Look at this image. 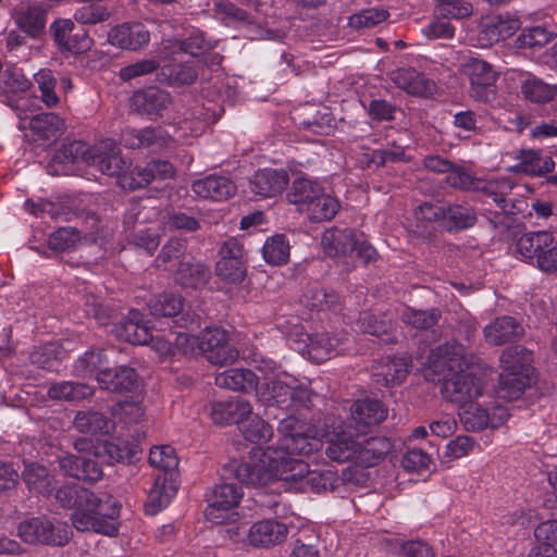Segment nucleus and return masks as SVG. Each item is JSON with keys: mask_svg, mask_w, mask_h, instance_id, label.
<instances>
[{"mask_svg": "<svg viewBox=\"0 0 557 557\" xmlns=\"http://www.w3.org/2000/svg\"><path fill=\"white\" fill-rule=\"evenodd\" d=\"M171 103L170 95L159 88L150 87L136 91L132 97L134 110L148 115H158Z\"/></svg>", "mask_w": 557, "mask_h": 557, "instance_id": "72a5a7b5", "label": "nucleus"}, {"mask_svg": "<svg viewBox=\"0 0 557 557\" xmlns=\"http://www.w3.org/2000/svg\"><path fill=\"white\" fill-rule=\"evenodd\" d=\"M35 82L38 84L41 92V100L47 107H54L59 102V98L54 92L55 79L49 70H40L34 75Z\"/></svg>", "mask_w": 557, "mask_h": 557, "instance_id": "13d9d810", "label": "nucleus"}, {"mask_svg": "<svg viewBox=\"0 0 557 557\" xmlns=\"http://www.w3.org/2000/svg\"><path fill=\"white\" fill-rule=\"evenodd\" d=\"M431 457L420 448L409 449L401 459V465L407 471H421L430 467Z\"/></svg>", "mask_w": 557, "mask_h": 557, "instance_id": "338daca9", "label": "nucleus"}, {"mask_svg": "<svg viewBox=\"0 0 557 557\" xmlns=\"http://www.w3.org/2000/svg\"><path fill=\"white\" fill-rule=\"evenodd\" d=\"M48 174L52 176L69 175L70 173V145L62 146L53 153L47 166Z\"/></svg>", "mask_w": 557, "mask_h": 557, "instance_id": "680f3d73", "label": "nucleus"}, {"mask_svg": "<svg viewBox=\"0 0 557 557\" xmlns=\"http://www.w3.org/2000/svg\"><path fill=\"white\" fill-rule=\"evenodd\" d=\"M323 437L326 440V456L337 462L354 461L356 459L357 441L344 429L341 419H332L325 424Z\"/></svg>", "mask_w": 557, "mask_h": 557, "instance_id": "2eb2a0df", "label": "nucleus"}, {"mask_svg": "<svg viewBox=\"0 0 557 557\" xmlns=\"http://www.w3.org/2000/svg\"><path fill=\"white\" fill-rule=\"evenodd\" d=\"M289 250V242L284 235L277 234L265 240L262 255L267 263L282 265L288 261Z\"/></svg>", "mask_w": 557, "mask_h": 557, "instance_id": "de8ad7c7", "label": "nucleus"}, {"mask_svg": "<svg viewBox=\"0 0 557 557\" xmlns=\"http://www.w3.org/2000/svg\"><path fill=\"white\" fill-rule=\"evenodd\" d=\"M201 355L215 366L234 362L238 351L230 344L226 331L220 327H206L199 333Z\"/></svg>", "mask_w": 557, "mask_h": 557, "instance_id": "ddd939ff", "label": "nucleus"}, {"mask_svg": "<svg viewBox=\"0 0 557 557\" xmlns=\"http://www.w3.org/2000/svg\"><path fill=\"white\" fill-rule=\"evenodd\" d=\"M473 357L466 352L465 347L455 342H447L432 349L428 358L432 380L443 381V397L458 406L476 400L482 396L485 380L483 374L472 364Z\"/></svg>", "mask_w": 557, "mask_h": 557, "instance_id": "f257e3e1", "label": "nucleus"}, {"mask_svg": "<svg viewBox=\"0 0 557 557\" xmlns=\"http://www.w3.org/2000/svg\"><path fill=\"white\" fill-rule=\"evenodd\" d=\"M356 232L351 228L326 230L321 239V245L329 256H346L354 250Z\"/></svg>", "mask_w": 557, "mask_h": 557, "instance_id": "4c0bfd02", "label": "nucleus"}, {"mask_svg": "<svg viewBox=\"0 0 557 557\" xmlns=\"http://www.w3.org/2000/svg\"><path fill=\"white\" fill-rule=\"evenodd\" d=\"M149 310L153 317L171 318L183 309L182 299L175 295L164 294L149 302Z\"/></svg>", "mask_w": 557, "mask_h": 557, "instance_id": "864d4df0", "label": "nucleus"}, {"mask_svg": "<svg viewBox=\"0 0 557 557\" xmlns=\"http://www.w3.org/2000/svg\"><path fill=\"white\" fill-rule=\"evenodd\" d=\"M278 433L280 440L276 447H253L248 460L237 467L251 466L252 471H249L251 474L262 469L273 468L272 466L282 468L283 459L297 460L293 457L294 455L307 456L319 450L322 447L321 438L324 430L289 416L280 421Z\"/></svg>", "mask_w": 557, "mask_h": 557, "instance_id": "f03ea898", "label": "nucleus"}, {"mask_svg": "<svg viewBox=\"0 0 557 557\" xmlns=\"http://www.w3.org/2000/svg\"><path fill=\"white\" fill-rule=\"evenodd\" d=\"M240 430L247 441L259 444L257 447H262L261 444L267 443L273 435L272 426L252 414L244 421Z\"/></svg>", "mask_w": 557, "mask_h": 557, "instance_id": "09e8293b", "label": "nucleus"}, {"mask_svg": "<svg viewBox=\"0 0 557 557\" xmlns=\"http://www.w3.org/2000/svg\"><path fill=\"white\" fill-rule=\"evenodd\" d=\"M323 190L324 188L317 180L299 175L293 181L287 197L290 203L298 205L299 210L304 212Z\"/></svg>", "mask_w": 557, "mask_h": 557, "instance_id": "f704fd0d", "label": "nucleus"}, {"mask_svg": "<svg viewBox=\"0 0 557 557\" xmlns=\"http://www.w3.org/2000/svg\"><path fill=\"white\" fill-rule=\"evenodd\" d=\"M76 450L72 455V476L77 480L95 482L102 476V463L131 461L135 450L124 443L79 438L74 443Z\"/></svg>", "mask_w": 557, "mask_h": 557, "instance_id": "20e7f679", "label": "nucleus"}, {"mask_svg": "<svg viewBox=\"0 0 557 557\" xmlns=\"http://www.w3.org/2000/svg\"><path fill=\"white\" fill-rule=\"evenodd\" d=\"M251 413L252 406L250 403L238 397L214 401L210 405V417L213 423L219 425L236 423L242 426Z\"/></svg>", "mask_w": 557, "mask_h": 557, "instance_id": "aec40b11", "label": "nucleus"}, {"mask_svg": "<svg viewBox=\"0 0 557 557\" xmlns=\"http://www.w3.org/2000/svg\"><path fill=\"white\" fill-rule=\"evenodd\" d=\"M18 536L29 544H52L63 546L67 543L65 531L55 530L53 524L42 518H32L18 525Z\"/></svg>", "mask_w": 557, "mask_h": 557, "instance_id": "f3484780", "label": "nucleus"}, {"mask_svg": "<svg viewBox=\"0 0 557 557\" xmlns=\"http://www.w3.org/2000/svg\"><path fill=\"white\" fill-rule=\"evenodd\" d=\"M28 86V81L15 67H7L0 71V89L3 92H16L25 90Z\"/></svg>", "mask_w": 557, "mask_h": 557, "instance_id": "052dcab7", "label": "nucleus"}, {"mask_svg": "<svg viewBox=\"0 0 557 557\" xmlns=\"http://www.w3.org/2000/svg\"><path fill=\"white\" fill-rule=\"evenodd\" d=\"M392 81L398 88L408 94L422 97L431 95L435 87L431 79L412 67L399 69L393 72Z\"/></svg>", "mask_w": 557, "mask_h": 557, "instance_id": "7c9ffc66", "label": "nucleus"}, {"mask_svg": "<svg viewBox=\"0 0 557 557\" xmlns=\"http://www.w3.org/2000/svg\"><path fill=\"white\" fill-rule=\"evenodd\" d=\"M24 210L36 216H50L52 220L66 218L70 213V197L67 195H52L50 198H28L23 206Z\"/></svg>", "mask_w": 557, "mask_h": 557, "instance_id": "5701e85b", "label": "nucleus"}, {"mask_svg": "<svg viewBox=\"0 0 557 557\" xmlns=\"http://www.w3.org/2000/svg\"><path fill=\"white\" fill-rule=\"evenodd\" d=\"M49 32L59 51L67 54L70 52V20H55L50 25Z\"/></svg>", "mask_w": 557, "mask_h": 557, "instance_id": "0e129e2a", "label": "nucleus"}, {"mask_svg": "<svg viewBox=\"0 0 557 557\" xmlns=\"http://www.w3.org/2000/svg\"><path fill=\"white\" fill-rule=\"evenodd\" d=\"M517 163L509 168L510 171L532 176L550 173L555 162L552 157L537 150H521L516 157Z\"/></svg>", "mask_w": 557, "mask_h": 557, "instance_id": "c85d7f7f", "label": "nucleus"}, {"mask_svg": "<svg viewBox=\"0 0 557 557\" xmlns=\"http://www.w3.org/2000/svg\"><path fill=\"white\" fill-rule=\"evenodd\" d=\"M506 408L496 406L491 413L475 400L459 405L460 422L467 431L476 432L485 428L497 429L508 420Z\"/></svg>", "mask_w": 557, "mask_h": 557, "instance_id": "4468645a", "label": "nucleus"}, {"mask_svg": "<svg viewBox=\"0 0 557 557\" xmlns=\"http://www.w3.org/2000/svg\"><path fill=\"white\" fill-rule=\"evenodd\" d=\"M108 40L112 46L135 51L149 44L150 33L140 23H124L109 32Z\"/></svg>", "mask_w": 557, "mask_h": 557, "instance_id": "412c9836", "label": "nucleus"}, {"mask_svg": "<svg viewBox=\"0 0 557 557\" xmlns=\"http://www.w3.org/2000/svg\"><path fill=\"white\" fill-rule=\"evenodd\" d=\"M171 139V135L161 127L126 128L121 136V141L129 149L149 148L158 150L168 146Z\"/></svg>", "mask_w": 557, "mask_h": 557, "instance_id": "4be33fe9", "label": "nucleus"}, {"mask_svg": "<svg viewBox=\"0 0 557 557\" xmlns=\"http://www.w3.org/2000/svg\"><path fill=\"white\" fill-rule=\"evenodd\" d=\"M244 496L243 490L235 483H220L206 493L208 506L205 511L206 519L212 523H224L228 512L235 509ZM234 513H230L233 516Z\"/></svg>", "mask_w": 557, "mask_h": 557, "instance_id": "9b49d317", "label": "nucleus"}, {"mask_svg": "<svg viewBox=\"0 0 557 557\" xmlns=\"http://www.w3.org/2000/svg\"><path fill=\"white\" fill-rule=\"evenodd\" d=\"M191 190L199 198L224 201L236 194L237 187L228 176L211 174L194 181Z\"/></svg>", "mask_w": 557, "mask_h": 557, "instance_id": "a211bd4d", "label": "nucleus"}, {"mask_svg": "<svg viewBox=\"0 0 557 557\" xmlns=\"http://www.w3.org/2000/svg\"><path fill=\"white\" fill-rule=\"evenodd\" d=\"M510 78L519 81L524 98L533 103H547L557 96V86L550 85L530 72L510 70Z\"/></svg>", "mask_w": 557, "mask_h": 557, "instance_id": "6ab92c4d", "label": "nucleus"}, {"mask_svg": "<svg viewBox=\"0 0 557 557\" xmlns=\"http://www.w3.org/2000/svg\"><path fill=\"white\" fill-rule=\"evenodd\" d=\"M97 382L101 388L120 394L133 392L138 387L136 371L126 366L117 367L114 370L100 371Z\"/></svg>", "mask_w": 557, "mask_h": 557, "instance_id": "cd10ccee", "label": "nucleus"}, {"mask_svg": "<svg viewBox=\"0 0 557 557\" xmlns=\"http://www.w3.org/2000/svg\"><path fill=\"white\" fill-rule=\"evenodd\" d=\"M513 182L508 177H500L497 180L488 181L481 187L488 196L492 197L493 201L505 209L506 195L513 188Z\"/></svg>", "mask_w": 557, "mask_h": 557, "instance_id": "bf43d9fd", "label": "nucleus"}, {"mask_svg": "<svg viewBox=\"0 0 557 557\" xmlns=\"http://www.w3.org/2000/svg\"><path fill=\"white\" fill-rule=\"evenodd\" d=\"M87 166H96L101 173L120 180L126 161L113 139H103L92 147L83 141H72V175L86 176Z\"/></svg>", "mask_w": 557, "mask_h": 557, "instance_id": "423d86ee", "label": "nucleus"}, {"mask_svg": "<svg viewBox=\"0 0 557 557\" xmlns=\"http://www.w3.org/2000/svg\"><path fill=\"white\" fill-rule=\"evenodd\" d=\"M468 78L470 96L478 101H488L494 96L498 71L487 61L476 57H465L459 65Z\"/></svg>", "mask_w": 557, "mask_h": 557, "instance_id": "9d476101", "label": "nucleus"}, {"mask_svg": "<svg viewBox=\"0 0 557 557\" xmlns=\"http://www.w3.org/2000/svg\"><path fill=\"white\" fill-rule=\"evenodd\" d=\"M152 181V174L148 172L147 165L144 168L135 166L129 170L126 164V169L123 171L120 178V185L122 188L134 190L147 186Z\"/></svg>", "mask_w": 557, "mask_h": 557, "instance_id": "4d7b16f0", "label": "nucleus"}, {"mask_svg": "<svg viewBox=\"0 0 557 557\" xmlns=\"http://www.w3.org/2000/svg\"><path fill=\"white\" fill-rule=\"evenodd\" d=\"M288 534L286 524L275 520H261L248 531V541L256 547H269L284 542Z\"/></svg>", "mask_w": 557, "mask_h": 557, "instance_id": "b1692460", "label": "nucleus"}, {"mask_svg": "<svg viewBox=\"0 0 557 557\" xmlns=\"http://www.w3.org/2000/svg\"><path fill=\"white\" fill-rule=\"evenodd\" d=\"M516 249L521 260L535 265L543 272L557 271V240L549 231H535L522 234Z\"/></svg>", "mask_w": 557, "mask_h": 557, "instance_id": "1a4fd4ad", "label": "nucleus"}, {"mask_svg": "<svg viewBox=\"0 0 557 557\" xmlns=\"http://www.w3.org/2000/svg\"><path fill=\"white\" fill-rule=\"evenodd\" d=\"M310 384L309 380L298 381L287 372H277L261 386L259 396L263 401L280 407H288L292 403L309 407L318 397V394L309 388Z\"/></svg>", "mask_w": 557, "mask_h": 557, "instance_id": "6e6552de", "label": "nucleus"}, {"mask_svg": "<svg viewBox=\"0 0 557 557\" xmlns=\"http://www.w3.org/2000/svg\"><path fill=\"white\" fill-rule=\"evenodd\" d=\"M289 182L284 170L263 169L249 183L250 190L260 197H274L283 193Z\"/></svg>", "mask_w": 557, "mask_h": 557, "instance_id": "393cba45", "label": "nucleus"}, {"mask_svg": "<svg viewBox=\"0 0 557 557\" xmlns=\"http://www.w3.org/2000/svg\"><path fill=\"white\" fill-rule=\"evenodd\" d=\"M388 15L384 9L370 8L351 15L349 25L354 28H370L386 21Z\"/></svg>", "mask_w": 557, "mask_h": 557, "instance_id": "6e6d98bb", "label": "nucleus"}, {"mask_svg": "<svg viewBox=\"0 0 557 557\" xmlns=\"http://www.w3.org/2000/svg\"><path fill=\"white\" fill-rule=\"evenodd\" d=\"M446 182L451 187L465 190L481 188L480 182L474 178L468 171L462 168L454 166L453 164L451 170L448 171L446 176Z\"/></svg>", "mask_w": 557, "mask_h": 557, "instance_id": "e2e57ef3", "label": "nucleus"}, {"mask_svg": "<svg viewBox=\"0 0 557 557\" xmlns=\"http://www.w3.org/2000/svg\"><path fill=\"white\" fill-rule=\"evenodd\" d=\"M149 463L151 467L162 470L166 475H174L178 467V458L172 446L163 445L150 449Z\"/></svg>", "mask_w": 557, "mask_h": 557, "instance_id": "8fccbe9b", "label": "nucleus"}, {"mask_svg": "<svg viewBox=\"0 0 557 557\" xmlns=\"http://www.w3.org/2000/svg\"><path fill=\"white\" fill-rule=\"evenodd\" d=\"M109 360L101 349L87 350L81 356L74 366L75 372L83 376H92L98 374L100 371H108Z\"/></svg>", "mask_w": 557, "mask_h": 557, "instance_id": "c03bdc74", "label": "nucleus"}, {"mask_svg": "<svg viewBox=\"0 0 557 557\" xmlns=\"http://www.w3.org/2000/svg\"><path fill=\"white\" fill-rule=\"evenodd\" d=\"M476 222V214L470 207L462 205L449 206L444 211L443 225L449 231L472 227Z\"/></svg>", "mask_w": 557, "mask_h": 557, "instance_id": "49530a36", "label": "nucleus"}, {"mask_svg": "<svg viewBox=\"0 0 557 557\" xmlns=\"http://www.w3.org/2000/svg\"><path fill=\"white\" fill-rule=\"evenodd\" d=\"M246 273L245 260H218L215 264V274L226 283H240L246 277Z\"/></svg>", "mask_w": 557, "mask_h": 557, "instance_id": "5fc2aeb1", "label": "nucleus"}, {"mask_svg": "<svg viewBox=\"0 0 557 557\" xmlns=\"http://www.w3.org/2000/svg\"><path fill=\"white\" fill-rule=\"evenodd\" d=\"M441 317L436 309L418 310L404 306L399 311V319L407 325L417 330H428L434 326Z\"/></svg>", "mask_w": 557, "mask_h": 557, "instance_id": "a18cd8bd", "label": "nucleus"}, {"mask_svg": "<svg viewBox=\"0 0 557 557\" xmlns=\"http://www.w3.org/2000/svg\"><path fill=\"white\" fill-rule=\"evenodd\" d=\"M502 373L497 394L506 400L518 399L531 383L532 351L515 346L505 349L500 355Z\"/></svg>", "mask_w": 557, "mask_h": 557, "instance_id": "0eeeda50", "label": "nucleus"}, {"mask_svg": "<svg viewBox=\"0 0 557 557\" xmlns=\"http://www.w3.org/2000/svg\"><path fill=\"white\" fill-rule=\"evenodd\" d=\"M22 479L32 494L48 497L54 490V478L45 466L36 462L24 465Z\"/></svg>", "mask_w": 557, "mask_h": 557, "instance_id": "473e14b6", "label": "nucleus"}, {"mask_svg": "<svg viewBox=\"0 0 557 557\" xmlns=\"http://www.w3.org/2000/svg\"><path fill=\"white\" fill-rule=\"evenodd\" d=\"M282 462V468L272 466L273 468L262 469L252 474L249 472L251 466L236 467L235 475L240 482L255 486L265 485L273 480L284 481L297 492L320 493L333 485L334 474L331 471L309 470L308 463L302 460L283 459Z\"/></svg>", "mask_w": 557, "mask_h": 557, "instance_id": "7ed1b4c3", "label": "nucleus"}, {"mask_svg": "<svg viewBox=\"0 0 557 557\" xmlns=\"http://www.w3.org/2000/svg\"><path fill=\"white\" fill-rule=\"evenodd\" d=\"M120 506L115 500L102 502L87 488L75 490L72 525L79 531H94L107 536L119 533Z\"/></svg>", "mask_w": 557, "mask_h": 557, "instance_id": "39448f33", "label": "nucleus"}, {"mask_svg": "<svg viewBox=\"0 0 557 557\" xmlns=\"http://www.w3.org/2000/svg\"><path fill=\"white\" fill-rule=\"evenodd\" d=\"M408 357H396L382 360L373 370V379L377 384L389 386L401 383L410 371Z\"/></svg>", "mask_w": 557, "mask_h": 557, "instance_id": "2f4dec72", "label": "nucleus"}, {"mask_svg": "<svg viewBox=\"0 0 557 557\" xmlns=\"http://www.w3.org/2000/svg\"><path fill=\"white\" fill-rule=\"evenodd\" d=\"M553 38V33L544 26L524 28L518 36L516 44L520 49H532L547 45Z\"/></svg>", "mask_w": 557, "mask_h": 557, "instance_id": "603ef678", "label": "nucleus"}, {"mask_svg": "<svg viewBox=\"0 0 557 557\" xmlns=\"http://www.w3.org/2000/svg\"><path fill=\"white\" fill-rule=\"evenodd\" d=\"M215 385L235 392H249L258 386V376L248 369H228L215 375Z\"/></svg>", "mask_w": 557, "mask_h": 557, "instance_id": "c9c22d12", "label": "nucleus"}, {"mask_svg": "<svg viewBox=\"0 0 557 557\" xmlns=\"http://www.w3.org/2000/svg\"><path fill=\"white\" fill-rule=\"evenodd\" d=\"M73 423L79 432L91 436L108 435L114 430V422L110 418L95 411L77 412Z\"/></svg>", "mask_w": 557, "mask_h": 557, "instance_id": "ea45409f", "label": "nucleus"}, {"mask_svg": "<svg viewBox=\"0 0 557 557\" xmlns=\"http://www.w3.org/2000/svg\"><path fill=\"white\" fill-rule=\"evenodd\" d=\"M210 276L209 269L199 262L182 260L175 271V281L185 287L198 288L205 285Z\"/></svg>", "mask_w": 557, "mask_h": 557, "instance_id": "a19ab883", "label": "nucleus"}, {"mask_svg": "<svg viewBox=\"0 0 557 557\" xmlns=\"http://www.w3.org/2000/svg\"><path fill=\"white\" fill-rule=\"evenodd\" d=\"M185 251H186L185 240L171 239L162 247L156 261L159 267L161 265V263L166 265L174 261H177L181 257H183L185 255ZM165 269H170V268L165 267Z\"/></svg>", "mask_w": 557, "mask_h": 557, "instance_id": "69168bd1", "label": "nucleus"}, {"mask_svg": "<svg viewBox=\"0 0 557 557\" xmlns=\"http://www.w3.org/2000/svg\"><path fill=\"white\" fill-rule=\"evenodd\" d=\"M387 416L384 405L374 399L357 400L351 407V417L356 425L366 428L381 423Z\"/></svg>", "mask_w": 557, "mask_h": 557, "instance_id": "e433bc0d", "label": "nucleus"}, {"mask_svg": "<svg viewBox=\"0 0 557 557\" xmlns=\"http://www.w3.org/2000/svg\"><path fill=\"white\" fill-rule=\"evenodd\" d=\"M392 444L384 436H372L361 442L357 441L355 463L360 467L377 465L391 450Z\"/></svg>", "mask_w": 557, "mask_h": 557, "instance_id": "c756f323", "label": "nucleus"}, {"mask_svg": "<svg viewBox=\"0 0 557 557\" xmlns=\"http://www.w3.org/2000/svg\"><path fill=\"white\" fill-rule=\"evenodd\" d=\"M518 28L519 22L517 18L503 15H486L479 21L473 39L479 47L486 48L499 40L509 38Z\"/></svg>", "mask_w": 557, "mask_h": 557, "instance_id": "dca6fc26", "label": "nucleus"}, {"mask_svg": "<svg viewBox=\"0 0 557 557\" xmlns=\"http://www.w3.org/2000/svg\"><path fill=\"white\" fill-rule=\"evenodd\" d=\"M177 486L173 476L162 474L156 478L154 484L149 492V507L154 513L166 507L176 495Z\"/></svg>", "mask_w": 557, "mask_h": 557, "instance_id": "79ce46f5", "label": "nucleus"}, {"mask_svg": "<svg viewBox=\"0 0 557 557\" xmlns=\"http://www.w3.org/2000/svg\"><path fill=\"white\" fill-rule=\"evenodd\" d=\"M28 126L42 140H55L65 131V122L55 113L45 112L30 117Z\"/></svg>", "mask_w": 557, "mask_h": 557, "instance_id": "58836bf2", "label": "nucleus"}, {"mask_svg": "<svg viewBox=\"0 0 557 557\" xmlns=\"http://www.w3.org/2000/svg\"><path fill=\"white\" fill-rule=\"evenodd\" d=\"M17 26L30 37L42 32L46 24V12L39 7H30L16 15Z\"/></svg>", "mask_w": 557, "mask_h": 557, "instance_id": "3c124183", "label": "nucleus"}, {"mask_svg": "<svg viewBox=\"0 0 557 557\" xmlns=\"http://www.w3.org/2000/svg\"><path fill=\"white\" fill-rule=\"evenodd\" d=\"M339 208V201L323 190L321 195L306 208L304 213H306L311 221H329L336 215Z\"/></svg>", "mask_w": 557, "mask_h": 557, "instance_id": "37998d69", "label": "nucleus"}, {"mask_svg": "<svg viewBox=\"0 0 557 557\" xmlns=\"http://www.w3.org/2000/svg\"><path fill=\"white\" fill-rule=\"evenodd\" d=\"M115 335L133 345H146L151 339V331L144 322V314L131 310L128 315L114 326Z\"/></svg>", "mask_w": 557, "mask_h": 557, "instance_id": "bb28decb", "label": "nucleus"}, {"mask_svg": "<svg viewBox=\"0 0 557 557\" xmlns=\"http://www.w3.org/2000/svg\"><path fill=\"white\" fill-rule=\"evenodd\" d=\"M483 333L488 344L498 346L519 339L524 334V327L515 318L504 315L488 323Z\"/></svg>", "mask_w": 557, "mask_h": 557, "instance_id": "a878e982", "label": "nucleus"}, {"mask_svg": "<svg viewBox=\"0 0 557 557\" xmlns=\"http://www.w3.org/2000/svg\"><path fill=\"white\" fill-rule=\"evenodd\" d=\"M475 441L468 435L457 436L446 445V455L459 459L471 454L475 448Z\"/></svg>", "mask_w": 557, "mask_h": 557, "instance_id": "774afa93", "label": "nucleus"}, {"mask_svg": "<svg viewBox=\"0 0 557 557\" xmlns=\"http://www.w3.org/2000/svg\"><path fill=\"white\" fill-rule=\"evenodd\" d=\"M288 341L292 345H297L295 349L306 355L313 362L320 363L341 351L338 347L343 339L330 336L326 333L308 334L300 331L289 335Z\"/></svg>", "mask_w": 557, "mask_h": 557, "instance_id": "f8f14e48", "label": "nucleus"}]
</instances>
